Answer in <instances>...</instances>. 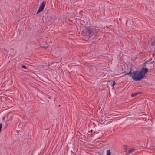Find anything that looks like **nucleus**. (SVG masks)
I'll return each mask as SVG.
<instances>
[{
  "label": "nucleus",
  "instance_id": "1",
  "mask_svg": "<svg viewBox=\"0 0 155 155\" xmlns=\"http://www.w3.org/2000/svg\"><path fill=\"white\" fill-rule=\"evenodd\" d=\"M99 31L98 28L95 26L87 27L85 29L84 33L87 38H90L93 35H95Z\"/></svg>",
  "mask_w": 155,
  "mask_h": 155
},
{
  "label": "nucleus",
  "instance_id": "2",
  "mask_svg": "<svg viewBox=\"0 0 155 155\" xmlns=\"http://www.w3.org/2000/svg\"><path fill=\"white\" fill-rule=\"evenodd\" d=\"M130 77L132 79L136 81H140L144 78L142 75L140 74L139 71H136L132 72Z\"/></svg>",
  "mask_w": 155,
  "mask_h": 155
},
{
  "label": "nucleus",
  "instance_id": "3",
  "mask_svg": "<svg viewBox=\"0 0 155 155\" xmlns=\"http://www.w3.org/2000/svg\"><path fill=\"white\" fill-rule=\"evenodd\" d=\"M46 2L45 1H43L41 5L38 10L37 12V14H38L41 12L44 9L45 6Z\"/></svg>",
  "mask_w": 155,
  "mask_h": 155
},
{
  "label": "nucleus",
  "instance_id": "4",
  "mask_svg": "<svg viewBox=\"0 0 155 155\" xmlns=\"http://www.w3.org/2000/svg\"><path fill=\"white\" fill-rule=\"evenodd\" d=\"M148 71V69L145 68H142L140 71V74L142 75L144 78L146 77L145 74L147 73Z\"/></svg>",
  "mask_w": 155,
  "mask_h": 155
},
{
  "label": "nucleus",
  "instance_id": "5",
  "mask_svg": "<svg viewBox=\"0 0 155 155\" xmlns=\"http://www.w3.org/2000/svg\"><path fill=\"white\" fill-rule=\"evenodd\" d=\"M135 150L134 148H130L128 150L127 152L128 154H130L132 152H134Z\"/></svg>",
  "mask_w": 155,
  "mask_h": 155
},
{
  "label": "nucleus",
  "instance_id": "6",
  "mask_svg": "<svg viewBox=\"0 0 155 155\" xmlns=\"http://www.w3.org/2000/svg\"><path fill=\"white\" fill-rule=\"evenodd\" d=\"M140 94V92H136L134 94H131V97H134L137 95L138 94Z\"/></svg>",
  "mask_w": 155,
  "mask_h": 155
},
{
  "label": "nucleus",
  "instance_id": "7",
  "mask_svg": "<svg viewBox=\"0 0 155 155\" xmlns=\"http://www.w3.org/2000/svg\"><path fill=\"white\" fill-rule=\"evenodd\" d=\"M106 155H111L110 150H108L107 151Z\"/></svg>",
  "mask_w": 155,
  "mask_h": 155
},
{
  "label": "nucleus",
  "instance_id": "8",
  "mask_svg": "<svg viewBox=\"0 0 155 155\" xmlns=\"http://www.w3.org/2000/svg\"><path fill=\"white\" fill-rule=\"evenodd\" d=\"M131 73L132 72H131V71H130L129 72L126 73L125 74V75H129L130 76V75L131 74Z\"/></svg>",
  "mask_w": 155,
  "mask_h": 155
},
{
  "label": "nucleus",
  "instance_id": "9",
  "mask_svg": "<svg viewBox=\"0 0 155 155\" xmlns=\"http://www.w3.org/2000/svg\"><path fill=\"white\" fill-rule=\"evenodd\" d=\"M21 67L22 68L25 69H27V67L26 66L24 65H22Z\"/></svg>",
  "mask_w": 155,
  "mask_h": 155
},
{
  "label": "nucleus",
  "instance_id": "10",
  "mask_svg": "<svg viewBox=\"0 0 155 155\" xmlns=\"http://www.w3.org/2000/svg\"><path fill=\"white\" fill-rule=\"evenodd\" d=\"M41 48L46 49L48 48V46H42Z\"/></svg>",
  "mask_w": 155,
  "mask_h": 155
},
{
  "label": "nucleus",
  "instance_id": "11",
  "mask_svg": "<svg viewBox=\"0 0 155 155\" xmlns=\"http://www.w3.org/2000/svg\"><path fill=\"white\" fill-rule=\"evenodd\" d=\"M116 84V83H115V81H114L113 84L111 85L112 87L113 88L114 87V86Z\"/></svg>",
  "mask_w": 155,
  "mask_h": 155
},
{
  "label": "nucleus",
  "instance_id": "12",
  "mask_svg": "<svg viewBox=\"0 0 155 155\" xmlns=\"http://www.w3.org/2000/svg\"><path fill=\"white\" fill-rule=\"evenodd\" d=\"M2 124H0V132H1V129L2 128Z\"/></svg>",
  "mask_w": 155,
  "mask_h": 155
},
{
  "label": "nucleus",
  "instance_id": "13",
  "mask_svg": "<svg viewBox=\"0 0 155 155\" xmlns=\"http://www.w3.org/2000/svg\"><path fill=\"white\" fill-rule=\"evenodd\" d=\"M143 53V52H140V53H139V56H141V54H142Z\"/></svg>",
  "mask_w": 155,
  "mask_h": 155
},
{
  "label": "nucleus",
  "instance_id": "14",
  "mask_svg": "<svg viewBox=\"0 0 155 155\" xmlns=\"http://www.w3.org/2000/svg\"><path fill=\"white\" fill-rule=\"evenodd\" d=\"M154 43H154V42H152V44H151V45H153V46L154 45Z\"/></svg>",
  "mask_w": 155,
  "mask_h": 155
},
{
  "label": "nucleus",
  "instance_id": "15",
  "mask_svg": "<svg viewBox=\"0 0 155 155\" xmlns=\"http://www.w3.org/2000/svg\"><path fill=\"white\" fill-rule=\"evenodd\" d=\"M92 132H93V130H91L90 131H89V133H90V132H91V133H92Z\"/></svg>",
  "mask_w": 155,
  "mask_h": 155
},
{
  "label": "nucleus",
  "instance_id": "16",
  "mask_svg": "<svg viewBox=\"0 0 155 155\" xmlns=\"http://www.w3.org/2000/svg\"><path fill=\"white\" fill-rule=\"evenodd\" d=\"M154 56V53H153V54H152V56Z\"/></svg>",
  "mask_w": 155,
  "mask_h": 155
},
{
  "label": "nucleus",
  "instance_id": "17",
  "mask_svg": "<svg viewBox=\"0 0 155 155\" xmlns=\"http://www.w3.org/2000/svg\"><path fill=\"white\" fill-rule=\"evenodd\" d=\"M5 118V117H4L3 118V120H4V118Z\"/></svg>",
  "mask_w": 155,
  "mask_h": 155
}]
</instances>
